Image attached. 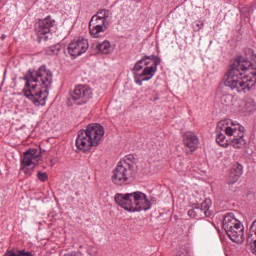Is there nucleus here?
Returning a JSON list of instances; mask_svg holds the SVG:
<instances>
[{"label": "nucleus", "instance_id": "nucleus-27", "mask_svg": "<svg viewBox=\"0 0 256 256\" xmlns=\"http://www.w3.org/2000/svg\"><path fill=\"white\" fill-rule=\"evenodd\" d=\"M194 29L196 30V31H199V30H201V29H203V22H201V21H196L195 23H194Z\"/></svg>", "mask_w": 256, "mask_h": 256}, {"label": "nucleus", "instance_id": "nucleus-24", "mask_svg": "<svg viewBox=\"0 0 256 256\" xmlns=\"http://www.w3.org/2000/svg\"><path fill=\"white\" fill-rule=\"evenodd\" d=\"M37 177H38L39 181H42L43 183H45V181H47V179H49V176L47 175V173L41 172V171H38Z\"/></svg>", "mask_w": 256, "mask_h": 256}, {"label": "nucleus", "instance_id": "nucleus-3", "mask_svg": "<svg viewBox=\"0 0 256 256\" xmlns=\"http://www.w3.org/2000/svg\"><path fill=\"white\" fill-rule=\"evenodd\" d=\"M114 200L116 205L131 213L149 211L151 209V202L147 200V195L142 192L117 193L114 196Z\"/></svg>", "mask_w": 256, "mask_h": 256}, {"label": "nucleus", "instance_id": "nucleus-25", "mask_svg": "<svg viewBox=\"0 0 256 256\" xmlns=\"http://www.w3.org/2000/svg\"><path fill=\"white\" fill-rule=\"evenodd\" d=\"M143 61H145V57L142 58L141 60H139L135 66H134V71H141V69H143V66L141 65L143 63Z\"/></svg>", "mask_w": 256, "mask_h": 256}, {"label": "nucleus", "instance_id": "nucleus-9", "mask_svg": "<svg viewBox=\"0 0 256 256\" xmlns=\"http://www.w3.org/2000/svg\"><path fill=\"white\" fill-rule=\"evenodd\" d=\"M89 49V41L85 38L73 40L68 45V53L71 57H79L83 53H87Z\"/></svg>", "mask_w": 256, "mask_h": 256}, {"label": "nucleus", "instance_id": "nucleus-30", "mask_svg": "<svg viewBox=\"0 0 256 256\" xmlns=\"http://www.w3.org/2000/svg\"><path fill=\"white\" fill-rule=\"evenodd\" d=\"M28 166H24L23 171L25 173V175H29V168H27Z\"/></svg>", "mask_w": 256, "mask_h": 256}, {"label": "nucleus", "instance_id": "nucleus-21", "mask_svg": "<svg viewBox=\"0 0 256 256\" xmlns=\"http://www.w3.org/2000/svg\"><path fill=\"white\" fill-rule=\"evenodd\" d=\"M93 17L98 18V19H104V21H107V18L109 17V11L108 10H100V11H98L97 15H94Z\"/></svg>", "mask_w": 256, "mask_h": 256}, {"label": "nucleus", "instance_id": "nucleus-28", "mask_svg": "<svg viewBox=\"0 0 256 256\" xmlns=\"http://www.w3.org/2000/svg\"><path fill=\"white\" fill-rule=\"evenodd\" d=\"M176 256H189V252L186 249H181L177 252Z\"/></svg>", "mask_w": 256, "mask_h": 256}, {"label": "nucleus", "instance_id": "nucleus-18", "mask_svg": "<svg viewBox=\"0 0 256 256\" xmlns=\"http://www.w3.org/2000/svg\"><path fill=\"white\" fill-rule=\"evenodd\" d=\"M96 49H98V51H100V53H103L104 55H109V53L113 51V48H111V43L107 40L100 44H97Z\"/></svg>", "mask_w": 256, "mask_h": 256}, {"label": "nucleus", "instance_id": "nucleus-13", "mask_svg": "<svg viewBox=\"0 0 256 256\" xmlns=\"http://www.w3.org/2000/svg\"><path fill=\"white\" fill-rule=\"evenodd\" d=\"M226 234L234 243H243V241H245L244 228L241 223L238 224V226L231 228V230H229Z\"/></svg>", "mask_w": 256, "mask_h": 256}, {"label": "nucleus", "instance_id": "nucleus-14", "mask_svg": "<svg viewBox=\"0 0 256 256\" xmlns=\"http://www.w3.org/2000/svg\"><path fill=\"white\" fill-rule=\"evenodd\" d=\"M184 145L187 147L191 152L195 151L199 147V138L197 134L193 132H186L184 134Z\"/></svg>", "mask_w": 256, "mask_h": 256}, {"label": "nucleus", "instance_id": "nucleus-26", "mask_svg": "<svg viewBox=\"0 0 256 256\" xmlns=\"http://www.w3.org/2000/svg\"><path fill=\"white\" fill-rule=\"evenodd\" d=\"M207 225H209L208 221L200 222L197 224V229L199 230L207 229Z\"/></svg>", "mask_w": 256, "mask_h": 256}, {"label": "nucleus", "instance_id": "nucleus-31", "mask_svg": "<svg viewBox=\"0 0 256 256\" xmlns=\"http://www.w3.org/2000/svg\"><path fill=\"white\" fill-rule=\"evenodd\" d=\"M65 256H79V255H77V252H71V253H69V254H67Z\"/></svg>", "mask_w": 256, "mask_h": 256}, {"label": "nucleus", "instance_id": "nucleus-5", "mask_svg": "<svg viewBox=\"0 0 256 256\" xmlns=\"http://www.w3.org/2000/svg\"><path fill=\"white\" fill-rule=\"evenodd\" d=\"M132 155L127 156L124 160H121L116 168L113 170L112 182L114 185H129L133 179H135V164L131 162Z\"/></svg>", "mask_w": 256, "mask_h": 256}, {"label": "nucleus", "instance_id": "nucleus-11", "mask_svg": "<svg viewBox=\"0 0 256 256\" xmlns=\"http://www.w3.org/2000/svg\"><path fill=\"white\" fill-rule=\"evenodd\" d=\"M107 29V20L101 18L92 17L89 22L90 35L97 39L99 33H103Z\"/></svg>", "mask_w": 256, "mask_h": 256}, {"label": "nucleus", "instance_id": "nucleus-20", "mask_svg": "<svg viewBox=\"0 0 256 256\" xmlns=\"http://www.w3.org/2000/svg\"><path fill=\"white\" fill-rule=\"evenodd\" d=\"M6 256H33L31 252H25V250H10L7 251Z\"/></svg>", "mask_w": 256, "mask_h": 256}, {"label": "nucleus", "instance_id": "nucleus-12", "mask_svg": "<svg viewBox=\"0 0 256 256\" xmlns=\"http://www.w3.org/2000/svg\"><path fill=\"white\" fill-rule=\"evenodd\" d=\"M41 157V152L37 148H32L24 152L21 165L23 167H31V165H36L39 163V158Z\"/></svg>", "mask_w": 256, "mask_h": 256}, {"label": "nucleus", "instance_id": "nucleus-7", "mask_svg": "<svg viewBox=\"0 0 256 256\" xmlns=\"http://www.w3.org/2000/svg\"><path fill=\"white\" fill-rule=\"evenodd\" d=\"M55 20L51 19V16H47L43 20H39L35 25L36 35L38 37V41H47L48 37L47 34L51 33V27Z\"/></svg>", "mask_w": 256, "mask_h": 256}, {"label": "nucleus", "instance_id": "nucleus-6", "mask_svg": "<svg viewBox=\"0 0 256 256\" xmlns=\"http://www.w3.org/2000/svg\"><path fill=\"white\" fill-rule=\"evenodd\" d=\"M225 135L233 137L230 141V145L234 147V149H243V147L247 145V140H245V127L239 124L234 126V128L226 127Z\"/></svg>", "mask_w": 256, "mask_h": 256}, {"label": "nucleus", "instance_id": "nucleus-29", "mask_svg": "<svg viewBox=\"0 0 256 256\" xmlns=\"http://www.w3.org/2000/svg\"><path fill=\"white\" fill-rule=\"evenodd\" d=\"M246 107H255V102L250 99L248 102H246Z\"/></svg>", "mask_w": 256, "mask_h": 256}, {"label": "nucleus", "instance_id": "nucleus-1", "mask_svg": "<svg viewBox=\"0 0 256 256\" xmlns=\"http://www.w3.org/2000/svg\"><path fill=\"white\" fill-rule=\"evenodd\" d=\"M256 85V66L243 58L233 60L231 69L224 76V86H220L216 95L222 105L229 107L233 103V95L227 92V87L236 93H248Z\"/></svg>", "mask_w": 256, "mask_h": 256}, {"label": "nucleus", "instance_id": "nucleus-4", "mask_svg": "<svg viewBox=\"0 0 256 256\" xmlns=\"http://www.w3.org/2000/svg\"><path fill=\"white\" fill-rule=\"evenodd\" d=\"M105 135V128L101 124H90L86 130H80L76 139V147L80 151H89L97 147Z\"/></svg>", "mask_w": 256, "mask_h": 256}, {"label": "nucleus", "instance_id": "nucleus-16", "mask_svg": "<svg viewBox=\"0 0 256 256\" xmlns=\"http://www.w3.org/2000/svg\"><path fill=\"white\" fill-rule=\"evenodd\" d=\"M239 224H241V222L235 218V215L233 213H228L224 216L222 225L224 231L229 233L233 227H239Z\"/></svg>", "mask_w": 256, "mask_h": 256}, {"label": "nucleus", "instance_id": "nucleus-19", "mask_svg": "<svg viewBox=\"0 0 256 256\" xmlns=\"http://www.w3.org/2000/svg\"><path fill=\"white\" fill-rule=\"evenodd\" d=\"M216 143L220 145V147H229V140L225 138V134L217 133L216 135Z\"/></svg>", "mask_w": 256, "mask_h": 256}, {"label": "nucleus", "instance_id": "nucleus-17", "mask_svg": "<svg viewBox=\"0 0 256 256\" xmlns=\"http://www.w3.org/2000/svg\"><path fill=\"white\" fill-rule=\"evenodd\" d=\"M243 175V166L240 164H237L234 166L230 172L229 175V183H237L239 181V178Z\"/></svg>", "mask_w": 256, "mask_h": 256}, {"label": "nucleus", "instance_id": "nucleus-10", "mask_svg": "<svg viewBox=\"0 0 256 256\" xmlns=\"http://www.w3.org/2000/svg\"><path fill=\"white\" fill-rule=\"evenodd\" d=\"M189 217L195 219L197 217H211L213 212H211V200L206 199L202 204L201 207H195L188 211Z\"/></svg>", "mask_w": 256, "mask_h": 256}, {"label": "nucleus", "instance_id": "nucleus-32", "mask_svg": "<svg viewBox=\"0 0 256 256\" xmlns=\"http://www.w3.org/2000/svg\"><path fill=\"white\" fill-rule=\"evenodd\" d=\"M247 10H249V8H244V11H247Z\"/></svg>", "mask_w": 256, "mask_h": 256}, {"label": "nucleus", "instance_id": "nucleus-15", "mask_svg": "<svg viewBox=\"0 0 256 256\" xmlns=\"http://www.w3.org/2000/svg\"><path fill=\"white\" fill-rule=\"evenodd\" d=\"M157 71V68H154L153 66L144 68L143 72L138 75L135 74V82L137 85H143V81H149L155 75V72Z\"/></svg>", "mask_w": 256, "mask_h": 256}, {"label": "nucleus", "instance_id": "nucleus-2", "mask_svg": "<svg viewBox=\"0 0 256 256\" xmlns=\"http://www.w3.org/2000/svg\"><path fill=\"white\" fill-rule=\"evenodd\" d=\"M26 80L23 88L24 96L30 99L36 107L45 105V99L49 94V87L53 83V72L45 66H41L36 71H28L24 76Z\"/></svg>", "mask_w": 256, "mask_h": 256}, {"label": "nucleus", "instance_id": "nucleus-23", "mask_svg": "<svg viewBox=\"0 0 256 256\" xmlns=\"http://www.w3.org/2000/svg\"><path fill=\"white\" fill-rule=\"evenodd\" d=\"M225 125H227V122L225 120L218 122L217 127H216V133H221V131H223V130L225 132V129H227V127H230V126H225Z\"/></svg>", "mask_w": 256, "mask_h": 256}, {"label": "nucleus", "instance_id": "nucleus-22", "mask_svg": "<svg viewBox=\"0 0 256 256\" xmlns=\"http://www.w3.org/2000/svg\"><path fill=\"white\" fill-rule=\"evenodd\" d=\"M145 59H150L154 62V69H157L158 65H161V58L152 55V56H145Z\"/></svg>", "mask_w": 256, "mask_h": 256}, {"label": "nucleus", "instance_id": "nucleus-8", "mask_svg": "<svg viewBox=\"0 0 256 256\" xmlns=\"http://www.w3.org/2000/svg\"><path fill=\"white\" fill-rule=\"evenodd\" d=\"M93 97V90L87 85H78L72 93V99L76 105H85Z\"/></svg>", "mask_w": 256, "mask_h": 256}]
</instances>
